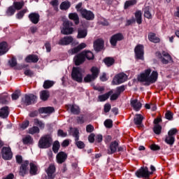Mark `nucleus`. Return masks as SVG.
<instances>
[{"instance_id":"1","label":"nucleus","mask_w":179,"mask_h":179,"mask_svg":"<svg viewBox=\"0 0 179 179\" xmlns=\"http://www.w3.org/2000/svg\"><path fill=\"white\" fill-rule=\"evenodd\" d=\"M158 78L159 73H157V71H153L152 72V69H148L140 75L138 77V80L140 82H146L147 85H150L152 83H156Z\"/></svg>"},{"instance_id":"2","label":"nucleus","mask_w":179,"mask_h":179,"mask_svg":"<svg viewBox=\"0 0 179 179\" xmlns=\"http://www.w3.org/2000/svg\"><path fill=\"white\" fill-rule=\"evenodd\" d=\"M151 171H149V168L147 166H142L141 169H138L135 174L137 178H150V176H152L155 171H156V167L155 166H150Z\"/></svg>"},{"instance_id":"3","label":"nucleus","mask_w":179,"mask_h":179,"mask_svg":"<svg viewBox=\"0 0 179 179\" xmlns=\"http://www.w3.org/2000/svg\"><path fill=\"white\" fill-rule=\"evenodd\" d=\"M52 145V138L51 137V135L48 134L40 138L38 146L40 149H48V148L51 147Z\"/></svg>"},{"instance_id":"4","label":"nucleus","mask_w":179,"mask_h":179,"mask_svg":"<svg viewBox=\"0 0 179 179\" xmlns=\"http://www.w3.org/2000/svg\"><path fill=\"white\" fill-rule=\"evenodd\" d=\"M71 78L76 82H78V83H82L83 80V70L79 67H73Z\"/></svg>"},{"instance_id":"5","label":"nucleus","mask_w":179,"mask_h":179,"mask_svg":"<svg viewBox=\"0 0 179 179\" xmlns=\"http://www.w3.org/2000/svg\"><path fill=\"white\" fill-rule=\"evenodd\" d=\"M91 72L92 74H88L84 78V81L86 83H89V82H92L99 76V73L100 72V70H99V68L93 66L91 69Z\"/></svg>"},{"instance_id":"6","label":"nucleus","mask_w":179,"mask_h":179,"mask_svg":"<svg viewBox=\"0 0 179 179\" xmlns=\"http://www.w3.org/2000/svg\"><path fill=\"white\" fill-rule=\"evenodd\" d=\"M73 24L69 20H66L63 23V28L62 29V34L64 35L72 34L73 33Z\"/></svg>"},{"instance_id":"7","label":"nucleus","mask_w":179,"mask_h":179,"mask_svg":"<svg viewBox=\"0 0 179 179\" xmlns=\"http://www.w3.org/2000/svg\"><path fill=\"white\" fill-rule=\"evenodd\" d=\"M157 55L159 58H160L162 64H167L173 62V58L167 52L163 51L162 53L157 52Z\"/></svg>"},{"instance_id":"8","label":"nucleus","mask_w":179,"mask_h":179,"mask_svg":"<svg viewBox=\"0 0 179 179\" xmlns=\"http://www.w3.org/2000/svg\"><path fill=\"white\" fill-rule=\"evenodd\" d=\"M128 79V76L127 74L122 73L116 75L113 78V85H121V83H124V82L127 81Z\"/></svg>"},{"instance_id":"9","label":"nucleus","mask_w":179,"mask_h":179,"mask_svg":"<svg viewBox=\"0 0 179 179\" xmlns=\"http://www.w3.org/2000/svg\"><path fill=\"white\" fill-rule=\"evenodd\" d=\"M72 135L75 137L76 145L78 148V149H83L85 148V143L83 141H79V130L78 129H73Z\"/></svg>"},{"instance_id":"10","label":"nucleus","mask_w":179,"mask_h":179,"mask_svg":"<svg viewBox=\"0 0 179 179\" xmlns=\"http://www.w3.org/2000/svg\"><path fill=\"white\" fill-rule=\"evenodd\" d=\"M1 156L4 160H10L13 156L10 148L3 147L1 150Z\"/></svg>"},{"instance_id":"11","label":"nucleus","mask_w":179,"mask_h":179,"mask_svg":"<svg viewBox=\"0 0 179 179\" xmlns=\"http://www.w3.org/2000/svg\"><path fill=\"white\" fill-rule=\"evenodd\" d=\"M134 52L136 54V58H137V59H143V55L145 54V52L143 51V45H138L134 49Z\"/></svg>"},{"instance_id":"12","label":"nucleus","mask_w":179,"mask_h":179,"mask_svg":"<svg viewBox=\"0 0 179 179\" xmlns=\"http://www.w3.org/2000/svg\"><path fill=\"white\" fill-rule=\"evenodd\" d=\"M122 40H124V35H122V34H116L112 36L110 42L111 45L115 47L117 45V42L121 41Z\"/></svg>"},{"instance_id":"13","label":"nucleus","mask_w":179,"mask_h":179,"mask_svg":"<svg viewBox=\"0 0 179 179\" xmlns=\"http://www.w3.org/2000/svg\"><path fill=\"white\" fill-rule=\"evenodd\" d=\"M80 15L84 19H86V20H93V19H94V13L86 9L82 10Z\"/></svg>"},{"instance_id":"14","label":"nucleus","mask_w":179,"mask_h":179,"mask_svg":"<svg viewBox=\"0 0 179 179\" xmlns=\"http://www.w3.org/2000/svg\"><path fill=\"white\" fill-rule=\"evenodd\" d=\"M130 105L135 111H139L142 108V103L137 99L132 98L130 101Z\"/></svg>"},{"instance_id":"15","label":"nucleus","mask_w":179,"mask_h":179,"mask_svg":"<svg viewBox=\"0 0 179 179\" xmlns=\"http://www.w3.org/2000/svg\"><path fill=\"white\" fill-rule=\"evenodd\" d=\"M85 61V52H82L81 53L77 55L74 57V62L76 65H80L81 64H83Z\"/></svg>"},{"instance_id":"16","label":"nucleus","mask_w":179,"mask_h":179,"mask_svg":"<svg viewBox=\"0 0 179 179\" xmlns=\"http://www.w3.org/2000/svg\"><path fill=\"white\" fill-rule=\"evenodd\" d=\"M71 43H73V38L72 36H65L59 41L58 44L59 45H69Z\"/></svg>"},{"instance_id":"17","label":"nucleus","mask_w":179,"mask_h":179,"mask_svg":"<svg viewBox=\"0 0 179 179\" xmlns=\"http://www.w3.org/2000/svg\"><path fill=\"white\" fill-rule=\"evenodd\" d=\"M30 170L29 173L31 176H36L38 174V165H37V162H33L29 164Z\"/></svg>"},{"instance_id":"18","label":"nucleus","mask_w":179,"mask_h":179,"mask_svg":"<svg viewBox=\"0 0 179 179\" xmlns=\"http://www.w3.org/2000/svg\"><path fill=\"white\" fill-rule=\"evenodd\" d=\"M83 48H86V43H82L78 45V47L74 48L69 50V55H73V54H78L79 51L83 50Z\"/></svg>"},{"instance_id":"19","label":"nucleus","mask_w":179,"mask_h":179,"mask_svg":"<svg viewBox=\"0 0 179 179\" xmlns=\"http://www.w3.org/2000/svg\"><path fill=\"white\" fill-rule=\"evenodd\" d=\"M104 47V41L103 39H97L94 42V48L95 51H101Z\"/></svg>"},{"instance_id":"20","label":"nucleus","mask_w":179,"mask_h":179,"mask_svg":"<svg viewBox=\"0 0 179 179\" xmlns=\"http://www.w3.org/2000/svg\"><path fill=\"white\" fill-rule=\"evenodd\" d=\"M9 51V47L6 41L0 43V57L5 55Z\"/></svg>"},{"instance_id":"21","label":"nucleus","mask_w":179,"mask_h":179,"mask_svg":"<svg viewBox=\"0 0 179 179\" xmlns=\"http://www.w3.org/2000/svg\"><path fill=\"white\" fill-rule=\"evenodd\" d=\"M29 19L34 24H37L40 21V15L36 13H30L29 15Z\"/></svg>"},{"instance_id":"22","label":"nucleus","mask_w":179,"mask_h":179,"mask_svg":"<svg viewBox=\"0 0 179 179\" xmlns=\"http://www.w3.org/2000/svg\"><path fill=\"white\" fill-rule=\"evenodd\" d=\"M48 174V178L54 179V173H55V165L50 164L48 168L45 170Z\"/></svg>"},{"instance_id":"23","label":"nucleus","mask_w":179,"mask_h":179,"mask_svg":"<svg viewBox=\"0 0 179 179\" xmlns=\"http://www.w3.org/2000/svg\"><path fill=\"white\" fill-rule=\"evenodd\" d=\"M37 100V96H36L34 94H29L25 96V103H27V106H30V104H33L34 103H36V101Z\"/></svg>"},{"instance_id":"24","label":"nucleus","mask_w":179,"mask_h":179,"mask_svg":"<svg viewBox=\"0 0 179 179\" xmlns=\"http://www.w3.org/2000/svg\"><path fill=\"white\" fill-rule=\"evenodd\" d=\"M68 155L64 152H59L57 155V163L62 164L66 160Z\"/></svg>"},{"instance_id":"25","label":"nucleus","mask_w":179,"mask_h":179,"mask_svg":"<svg viewBox=\"0 0 179 179\" xmlns=\"http://www.w3.org/2000/svg\"><path fill=\"white\" fill-rule=\"evenodd\" d=\"M29 166V161H24L20 169V176L22 177L26 174L27 171V166Z\"/></svg>"},{"instance_id":"26","label":"nucleus","mask_w":179,"mask_h":179,"mask_svg":"<svg viewBox=\"0 0 179 179\" xmlns=\"http://www.w3.org/2000/svg\"><path fill=\"white\" fill-rule=\"evenodd\" d=\"M118 148V143L117 141H113L110 143L109 150H108V155H113L117 152V148Z\"/></svg>"},{"instance_id":"27","label":"nucleus","mask_w":179,"mask_h":179,"mask_svg":"<svg viewBox=\"0 0 179 179\" xmlns=\"http://www.w3.org/2000/svg\"><path fill=\"white\" fill-rule=\"evenodd\" d=\"M9 115V107L4 106L0 109V117L8 118Z\"/></svg>"},{"instance_id":"28","label":"nucleus","mask_w":179,"mask_h":179,"mask_svg":"<svg viewBox=\"0 0 179 179\" xmlns=\"http://www.w3.org/2000/svg\"><path fill=\"white\" fill-rule=\"evenodd\" d=\"M25 61L28 63L32 62L36 64V62H38V56L36 55H29L26 57Z\"/></svg>"},{"instance_id":"29","label":"nucleus","mask_w":179,"mask_h":179,"mask_svg":"<svg viewBox=\"0 0 179 179\" xmlns=\"http://www.w3.org/2000/svg\"><path fill=\"white\" fill-rule=\"evenodd\" d=\"M55 109L52 107H43L39 109V113L41 114H52L54 113Z\"/></svg>"},{"instance_id":"30","label":"nucleus","mask_w":179,"mask_h":179,"mask_svg":"<svg viewBox=\"0 0 179 179\" xmlns=\"http://www.w3.org/2000/svg\"><path fill=\"white\" fill-rule=\"evenodd\" d=\"M143 117L141 114L136 115L134 117V124L137 127H142V122L143 121Z\"/></svg>"},{"instance_id":"31","label":"nucleus","mask_w":179,"mask_h":179,"mask_svg":"<svg viewBox=\"0 0 179 179\" xmlns=\"http://www.w3.org/2000/svg\"><path fill=\"white\" fill-rule=\"evenodd\" d=\"M87 36V29L80 28L78 30L77 38H85Z\"/></svg>"},{"instance_id":"32","label":"nucleus","mask_w":179,"mask_h":179,"mask_svg":"<svg viewBox=\"0 0 179 179\" xmlns=\"http://www.w3.org/2000/svg\"><path fill=\"white\" fill-rule=\"evenodd\" d=\"M68 110H71V113L73 114L78 115L79 113H80V109L79 108V106L76 105H69L67 106Z\"/></svg>"},{"instance_id":"33","label":"nucleus","mask_w":179,"mask_h":179,"mask_svg":"<svg viewBox=\"0 0 179 179\" xmlns=\"http://www.w3.org/2000/svg\"><path fill=\"white\" fill-rule=\"evenodd\" d=\"M148 39L151 43H160V38L156 36V34L150 32L148 34Z\"/></svg>"},{"instance_id":"34","label":"nucleus","mask_w":179,"mask_h":179,"mask_svg":"<svg viewBox=\"0 0 179 179\" xmlns=\"http://www.w3.org/2000/svg\"><path fill=\"white\" fill-rule=\"evenodd\" d=\"M69 19L73 20L76 24H79V15L76 13H71L69 15Z\"/></svg>"},{"instance_id":"35","label":"nucleus","mask_w":179,"mask_h":179,"mask_svg":"<svg viewBox=\"0 0 179 179\" xmlns=\"http://www.w3.org/2000/svg\"><path fill=\"white\" fill-rule=\"evenodd\" d=\"M70 8H71V2L68 1H63L60 4L61 10H68V9Z\"/></svg>"},{"instance_id":"36","label":"nucleus","mask_w":179,"mask_h":179,"mask_svg":"<svg viewBox=\"0 0 179 179\" xmlns=\"http://www.w3.org/2000/svg\"><path fill=\"white\" fill-rule=\"evenodd\" d=\"M176 141V138H174V136H166L165 138V142L167 143V145H170L171 146H173L174 145V142Z\"/></svg>"},{"instance_id":"37","label":"nucleus","mask_w":179,"mask_h":179,"mask_svg":"<svg viewBox=\"0 0 179 179\" xmlns=\"http://www.w3.org/2000/svg\"><path fill=\"white\" fill-rule=\"evenodd\" d=\"M112 93H113V92L110 91V92H107L106 94L99 95L98 96L99 101H106V100H107L108 99V97H110V96H111Z\"/></svg>"},{"instance_id":"38","label":"nucleus","mask_w":179,"mask_h":179,"mask_svg":"<svg viewBox=\"0 0 179 179\" xmlns=\"http://www.w3.org/2000/svg\"><path fill=\"white\" fill-rule=\"evenodd\" d=\"M13 6L17 10H20L24 6V1H15L13 4Z\"/></svg>"},{"instance_id":"39","label":"nucleus","mask_w":179,"mask_h":179,"mask_svg":"<svg viewBox=\"0 0 179 179\" xmlns=\"http://www.w3.org/2000/svg\"><path fill=\"white\" fill-rule=\"evenodd\" d=\"M24 145H31L33 143V138L30 136H27L22 138Z\"/></svg>"},{"instance_id":"40","label":"nucleus","mask_w":179,"mask_h":179,"mask_svg":"<svg viewBox=\"0 0 179 179\" xmlns=\"http://www.w3.org/2000/svg\"><path fill=\"white\" fill-rule=\"evenodd\" d=\"M40 96H41V100H43V101H45V100H48V97H50V92H48V91L47 90H43L41 92Z\"/></svg>"},{"instance_id":"41","label":"nucleus","mask_w":179,"mask_h":179,"mask_svg":"<svg viewBox=\"0 0 179 179\" xmlns=\"http://www.w3.org/2000/svg\"><path fill=\"white\" fill-rule=\"evenodd\" d=\"M84 53L85 58H87V59H93L94 58V55H93V52L89 50L83 51Z\"/></svg>"},{"instance_id":"42","label":"nucleus","mask_w":179,"mask_h":179,"mask_svg":"<svg viewBox=\"0 0 179 179\" xmlns=\"http://www.w3.org/2000/svg\"><path fill=\"white\" fill-rule=\"evenodd\" d=\"M136 21L138 24H141L142 23V12L137 11L135 13Z\"/></svg>"},{"instance_id":"43","label":"nucleus","mask_w":179,"mask_h":179,"mask_svg":"<svg viewBox=\"0 0 179 179\" xmlns=\"http://www.w3.org/2000/svg\"><path fill=\"white\" fill-rule=\"evenodd\" d=\"M54 86V82L51 80H45L43 83L44 89H50V87H52Z\"/></svg>"},{"instance_id":"44","label":"nucleus","mask_w":179,"mask_h":179,"mask_svg":"<svg viewBox=\"0 0 179 179\" xmlns=\"http://www.w3.org/2000/svg\"><path fill=\"white\" fill-rule=\"evenodd\" d=\"M136 3V1L135 0H130L127 1L124 3V9H128V8H130V6H134Z\"/></svg>"},{"instance_id":"45","label":"nucleus","mask_w":179,"mask_h":179,"mask_svg":"<svg viewBox=\"0 0 179 179\" xmlns=\"http://www.w3.org/2000/svg\"><path fill=\"white\" fill-rule=\"evenodd\" d=\"M40 132V129L38 127H33L29 129V134L31 135H34V134H38Z\"/></svg>"},{"instance_id":"46","label":"nucleus","mask_w":179,"mask_h":179,"mask_svg":"<svg viewBox=\"0 0 179 179\" xmlns=\"http://www.w3.org/2000/svg\"><path fill=\"white\" fill-rule=\"evenodd\" d=\"M15 12H16V10L15 8L13 6H10L6 11V15L8 16H12L13 15H15Z\"/></svg>"},{"instance_id":"47","label":"nucleus","mask_w":179,"mask_h":179,"mask_svg":"<svg viewBox=\"0 0 179 179\" xmlns=\"http://www.w3.org/2000/svg\"><path fill=\"white\" fill-rule=\"evenodd\" d=\"M6 99H8V94L3 93L0 94V103L6 104Z\"/></svg>"},{"instance_id":"48","label":"nucleus","mask_w":179,"mask_h":179,"mask_svg":"<svg viewBox=\"0 0 179 179\" xmlns=\"http://www.w3.org/2000/svg\"><path fill=\"white\" fill-rule=\"evenodd\" d=\"M104 63L106 64V65H107V66H111V65L114 64V59L111 57H107L104 59Z\"/></svg>"},{"instance_id":"49","label":"nucleus","mask_w":179,"mask_h":179,"mask_svg":"<svg viewBox=\"0 0 179 179\" xmlns=\"http://www.w3.org/2000/svg\"><path fill=\"white\" fill-rule=\"evenodd\" d=\"M153 131L157 135H160V133L162 132V126H160V124H155Z\"/></svg>"},{"instance_id":"50","label":"nucleus","mask_w":179,"mask_h":179,"mask_svg":"<svg viewBox=\"0 0 179 179\" xmlns=\"http://www.w3.org/2000/svg\"><path fill=\"white\" fill-rule=\"evenodd\" d=\"M52 150L55 153H58V150H59V142L55 141L53 143Z\"/></svg>"},{"instance_id":"51","label":"nucleus","mask_w":179,"mask_h":179,"mask_svg":"<svg viewBox=\"0 0 179 179\" xmlns=\"http://www.w3.org/2000/svg\"><path fill=\"white\" fill-rule=\"evenodd\" d=\"M20 96V90H16L12 95L13 100H17Z\"/></svg>"},{"instance_id":"52","label":"nucleus","mask_w":179,"mask_h":179,"mask_svg":"<svg viewBox=\"0 0 179 179\" xmlns=\"http://www.w3.org/2000/svg\"><path fill=\"white\" fill-rule=\"evenodd\" d=\"M104 125L106 128H112L113 127V120L108 119L104 122Z\"/></svg>"},{"instance_id":"53","label":"nucleus","mask_w":179,"mask_h":179,"mask_svg":"<svg viewBox=\"0 0 179 179\" xmlns=\"http://www.w3.org/2000/svg\"><path fill=\"white\" fill-rule=\"evenodd\" d=\"M144 16L147 19H152V14L150 13V11L148 8H145L144 10Z\"/></svg>"},{"instance_id":"54","label":"nucleus","mask_w":179,"mask_h":179,"mask_svg":"<svg viewBox=\"0 0 179 179\" xmlns=\"http://www.w3.org/2000/svg\"><path fill=\"white\" fill-rule=\"evenodd\" d=\"M34 122L36 125H38L40 128L43 129L44 127H45V124H44V123L42 121L38 120V119L35 120Z\"/></svg>"},{"instance_id":"55","label":"nucleus","mask_w":179,"mask_h":179,"mask_svg":"<svg viewBox=\"0 0 179 179\" xmlns=\"http://www.w3.org/2000/svg\"><path fill=\"white\" fill-rule=\"evenodd\" d=\"M111 110V105L110 103H106L103 106L104 113H109Z\"/></svg>"},{"instance_id":"56","label":"nucleus","mask_w":179,"mask_h":179,"mask_svg":"<svg viewBox=\"0 0 179 179\" xmlns=\"http://www.w3.org/2000/svg\"><path fill=\"white\" fill-rule=\"evenodd\" d=\"M10 66L13 67L17 65V62H16V58L13 57L9 62Z\"/></svg>"},{"instance_id":"57","label":"nucleus","mask_w":179,"mask_h":179,"mask_svg":"<svg viewBox=\"0 0 179 179\" xmlns=\"http://www.w3.org/2000/svg\"><path fill=\"white\" fill-rule=\"evenodd\" d=\"M29 122L28 120H26L22 124L20 125L21 129H26L27 127H29Z\"/></svg>"},{"instance_id":"58","label":"nucleus","mask_w":179,"mask_h":179,"mask_svg":"<svg viewBox=\"0 0 179 179\" xmlns=\"http://www.w3.org/2000/svg\"><path fill=\"white\" fill-rule=\"evenodd\" d=\"M124 90H125V87L124 86L117 87L116 88V93H117V94H119V96H120V94H121V93H122Z\"/></svg>"},{"instance_id":"59","label":"nucleus","mask_w":179,"mask_h":179,"mask_svg":"<svg viewBox=\"0 0 179 179\" xmlns=\"http://www.w3.org/2000/svg\"><path fill=\"white\" fill-rule=\"evenodd\" d=\"M57 135L58 136H62V138H65V136H66L68 134H66V132H64L63 130L59 129L57 131Z\"/></svg>"},{"instance_id":"60","label":"nucleus","mask_w":179,"mask_h":179,"mask_svg":"<svg viewBox=\"0 0 179 179\" xmlns=\"http://www.w3.org/2000/svg\"><path fill=\"white\" fill-rule=\"evenodd\" d=\"M177 132H178L177 129H171L168 132V135L169 136H174L173 135H176L177 134Z\"/></svg>"},{"instance_id":"61","label":"nucleus","mask_w":179,"mask_h":179,"mask_svg":"<svg viewBox=\"0 0 179 179\" xmlns=\"http://www.w3.org/2000/svg\"><path fill=\"white\" fill-rule=\"evenodd\" d=\"M27 10H23L22 11H20L17 14V19H22V17H23V16H24V13H26Z\"/></svg>"},{"instance_id":"62","label":"nucleus","mask_w":179,"mask_h":179,"mask_svg":"<svg viewBox=\"0 0 179 179\" xmlns=\"http://www.w3.org/2000/svg\"><path fill=\"white\" fill-rule=\"evenodd\" d=\"M76 9L77 10L78 12L80 13H82V10H85V8H82V3H79L76 6Z\"/></svg>"},{"instance_id":"63","label":"nucleus","mask_w":179,"mask_h":179,"mask_svg":"<svg viewBox=\"0 0 179 179\" xmlns=\"http://www.w3.org/2000/svg\"><path fill=\"white\" fill-rule=\"evenodd\" d=\"M166 120H173V113L170 111H167L165 114Z\"/></svg>"},{"instance_id":"64","label":"nucleus","mask_w":179,"mask_h":179,"mask_svg":"<svg viewBox=\"0 0 179 179\" xmlns=\"http://www.w3.org/2000/svg\"><path fill=\"white\" fill-rule=\"evenodd\" d=\"M50 5H52V6H53L54 8H57L58 5H59V3L58 0H52L50 1Z\"/></svg>"}]
</instances>
